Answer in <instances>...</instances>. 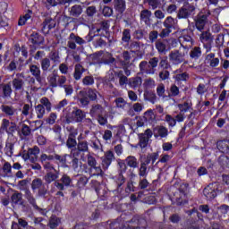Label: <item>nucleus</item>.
I'll list each match as a JSON object with an SVG mask.
<instances>
[{"mask_svg":"<svg viewBox=\"0 0 229 229\" xmlns=\"http://www.w3.org/2000/svg\"><path fill=\"white\" fill-rule=\"evenodd\" d=\"M157 65H158V59L154 57L148 64L146 61H142L140 64V69L141 72H146V74H155V67H157Z\"/></svg>","mask_w":229,"mask_h":229,"instance_id":"obj_1","label":"nucleus"},{"mask_svg":"<svg viewBox=\"0 0 229 229\" xmlns=\"http://www.w3.org/2000/svg\"><path fill=\"white\" fill-rule=\"evenodd\" d=\"M217 192H219V184L217 182L210 183L203 191L207 199H214L217 196Z\"/></svg>","mask_w":229,"mask_h":229,"instance_id":"obj_2","label":"nucleus"},{"mask_svg":"<svg viewBox=\"0 0 229 229\" xmlns=\"http://www.w3.org/2000/svg\"><path fill=\"white\" fill-rule=\"evenodd\" d=\"M40 154V148L38 147H34L32 148H29L28 150H24L21 154L23 160H30V162H35L37 160V157Z\"/></svg>","mask_w":229,"mask_h":229,"instance_id":"obj_3","label":"nucleus"},{"mask_svg":"<svg viewBox=\"0 0 229 229\" xmlns=\"http://www.w3.org/2000/svg\"><path fill=\"white\" fill-rule=\"evenodd\" d=\"M183 52L182 53V49H180L181 52H173L170 55V60L173 62L175 65H178V64H182L183 62V58L185 57V55L189 53V48L182 47Z\"/></svg>","mask_w":229,"mask_h":229,"instance_id":"obj_4","label":"nucleus"},{"mask_svg":"<svg viewBox=\"0 0 229 229\" xmlns=\"http://www.w3.org/2000/svg\"><path fill=\"white\" fill-rule=\"evenodd\" d=\"M45 169H47V174L45 176V180L47 183H51V182H55L58 178V174H56V170L49 163H46L44 165Z\"/></svg>","mask_w":229,"mask_h":229,"instance_id":"obj_5","label":"nucleus"},{"mask_svg":"<svg viewBox=\"0 0 229 229\" xmlns=\"http://www.w3.org/2000/svg\"><path fill=\"white\" fill-rule=\"evenodd\" d=\"M199 40L204 47H206L207 51H210V44H212V41L214 40L212 34L208 31H204L200 34Z\"/></svg>","mask_w":229,"mask_h":229,"instance_id":"obj_6","label":"nucleus"},{"mask_svg":"<svg viewBox=\"0 0 229 229\" xmlns=\"http://www.w3.org/2000/svg\"><path fill=\"white\" fill-rule=\"evenodd\" d=\"M209 15H210V12H207V13L205 14H203V13L199 14L196 21V28L197 30H199V31H201L202 30H204L205 25L207 24V19L208 18Z\"/></svg>","mask_w":229,"mask_h":229,"instance_id":"obj_7","label":"nucleus"},{"mask_svg":"<svg viewBox=\"0 0 229 229\" xmlns=\"http://www.w3.org/2000/svg\"><path fill=\"white\" fill-rule=\"evenodd\" d=\"M86 114L81 109L75 108L72 112L71 116H68L69 121H74L75 123H81L82 119H85Z\"/></svg>","mask_w":229,"mask_h":229,"instance_id":"obj_8","label":"nucleus"},{"mask_svg":"<svg viewBox=\"0 0 229 229\" xmlns=\"http://www.w3.org/2000/svg\"><path fill=\"white\" fill-rule=\"evenodd\" d=\"M2 129L5 130L8 133H13L14 131H17V125L15 123L4 119L2 123Z\"/></svg>","mask_w":229,"mask_h":229,"instance_id":"obj_9","label":"nucleus"},{"mask_svg":"<svg viewBox=\"0 0 229 229\" xmlns=\"http://www.w3.org/2000/svg\"><path fill=\"white\" fill-rule=\"evenodd\" d=\"M114 152L107 151L105 153V157H102V165L105 169H108L110 167V165L112 164V160H114Z\"/></svg>","mask_w":229,"mask_h":229,"instance_id":"obj_10","label":"nucleus"},{"mask_svg":"<svg viewBox=\"0 0 229 229\" xmlns=\"http://www.w3.org/2000/svg\"><path fill=\"white\" fill-rule=\"evenodd\" d=\"M194 12V8L191 5H184L179 12L178 17L179 19H185L191 15Z\"/></svg>","mask_w":229,"mask_h":229,"instance_id":"obj_11","label":"nucleus"},{"mask_svg":"<svg viewBox=\"0 0 229 229\" xmlns=\"http://www.w3.org/2000/svg\"><path fill=\"white\" fill-rule=\"evenodd\" d=\"M30 42H31L34 47H39L40 44L44 43V38L35 33L30 36Z\"/></svg>","mask_w":229,"mask_h":229,"instance_id":"obj_12","label":"nucleus"},{"mask_svg":"<svg viewBox=\"0 0 229 229\" xmlns=\"http://www.w3.org/2000/svg\"><path fill=\"white\" fill-rule=\"evenodd\" d=\"M90 114L92 115V117H98L99 115H105V110L103 109V107H101V106L96 105L95 106H93L91 108Z\"/></svg>","mask_w":229,"mask_h":229,"instance_id":"obj_13","label":"nucleus"},{"mask_svg":"<svg viewBox=\"0 0 229 229\" xmlns=\"http://www.w3.org/2000/svg\"><path fill=\"white\" fill-rule=\"evenodd\" d=\"M114 8L117 12L123 13L126 10L124 0H114Z\"/></svg>","mask_w":229,"mask_h":229,"instance_id":"obj_14","label":"nucleus"},{"mask_svg":"<svg viewBox=\"0 0 229 229\" xmlns=\"http://www.w3.org/2000/svg\"><path fill=\"white\" fill-rule=\"evenodd\" d=\"M143 119L147 123H153V121H155L156 119L155 113L153 112V110L150 109L145 112L143 115Z\"/></svg>","mask_w":229,"mask_h":229,"instance_id":"obj_15","label":"nucleus"},{"mask_svg":"<svg viewBox=\"0 0 229 229\" xmlns=\"http://www.w3.org/2000/svg\"><path fill=\"white\" fill-rule=\"evenodd\" d=\"M154 135L156 137H167V129L165 127H157L154 129Z\"/></svg>","mask_w":229,"mask_h":229,"instance_id":"obj_16","label":"nucleus"},{"mask_svg":"<svg viewBox=\"0 0 229 229\" xmlns=\"http://www.w3.org/2000/svg\"><path fill=\"white\" fill-rule=\"evenodd\" d=\"M82 12H83V9L81 8V5H73L71 8L70 13L73 17H79V15H81Z\"/></svg>","mask_w":229,"mask_h":229,"instance_id":"obj_17","label":"nucleus"},{"mask_svg":"<svg viewBox=\"0 0 229 229\" xmlns=\"http://www.w3.org/2000/svg\"><path fill=\"white\" fill-rule=\"evenodd\" d=\"M126 164L129 165V167H132L133 169L139 167V162H137V158L132 156H130L126 158Z\"/></svg>","mask_w":229,"mask_h":229,"instance_id":"obj_18","label":"nucleus"},{"mask_svg":"<svg viewBox=\"0 0 229 229\" xmlns=\"http://www.w3.org/2000/svg\"><path fill=\"white\" fill-rule=\"evenodd\" d=\"M129 85L132 89H137V87H140V85H142V79L140 77L131 79L129 81Z\"/></svg>","mask_w":229,"mask_h":229,"instance_id":"obj_19","label":"nucleus"},{"mask_svg":"<svg viewBox=\"0 0 229 229\" xmlns=\"http://www.w3.org/2000/svg\"><path fill=\"white\" fill-rule=\"evenodd\" d=\"M32 14H33V13L31 11H29L24 16L20 18V20L18 21V25L24 26V24H26V22H28V21H30V19H31Z\"/></svg>","mask_w":229,"mask_h":229,"instance_id":"obj_20","label":"nucleus"},{"mask_svg":"<svg viewBox=\"0 0 229 229\" xmlns=\"http://www.w3.org/2000/svg\"><path fill=\"white\" fill-rule=\"evenodd\" d=\"M30 71L32 76H35L38 81H40V68L37 65H31Z\"/></svg>","mask_w":229,"mask_h":229,"instance_id":"obj_21","label":"nucleus"},{"mask_svg":"<svg viewBox=\"0 0 229 229\" xmlns=\"http://www.w3.org/2000/svg\"><path fill=\"white\" fill-rule=\"evenodd\" d=\"M81 74H83V66L81 64H76L75 65V72H74V79L75 80H81Z\"/></svg>","mask_w":229,"mask_h":229,"instance_id":"obj_22","label":"nucleus"},{"mask_svg":"<svg viewBox=\"0 0 229 229\" xmlns=\"http://www.w3.org/2000/svg\"><path fill=\"white\" fill-rule=\"evenodd\" d=\"M117 78L119 79L120 87H124V85H126V83H128V77L124 76L123 72H117Z\"/></svg>","mask_w":229,"mask_h":229,"instance_id":"obj_23","label":"nucleus"},{"mask_svg":"<svg viewBox=\"0 0 229 229\" xmlns=\"http://www.w3.org/2000/svg\"><path fill=\"white\" fill-rule=\"evenodd\" d=\"M56 78H58V75L55 73H52L47 77L48 83L51 85V87H58V81Z\"/></svg>","mask_w":229,"mask_h":229,"instance_id":"obj_24","label":"nucleus"},{"mask_svg":"<svg viewBox=\"0 0 229 229\" xmlns=\"http://www.w3.org/2000/svg\"><path fill=\"white\" fill-rule=\"evenodd\" d=\"M39 105H42V106H45L47 112H51V102L49 101V98L44 97L39 100Z\"/></svg>","mask_w":229,"mask_h":229,"instance_id":"obj_25","label":"nucleus"},{"mask_svg":"<svg viewBox=\"0 0 229 229\" xmlns=\"http://www.w3.org/2000/svg\"><path fill=\"white\" fill-rule=\"evenodd\" d=\"M148 142H149V139H148L145 135L140 134V142L139 146L141 149H144L148 146Z\"/></svg>","mask_w":229,"mask_h":229,"instance_id":"obj_26","label":"nucleus"},{"mask_svg":"<svg viewBox=\"0 0 229 229\" xmlns=\"http://www.w3.org/2000/svg\"><path fill=\"white\" fill-rule=\"evenodd\" d=\"M164 26L166 28H174L176 26V21L173 17H167L164 22Z\"/></svg>","mask_w":229,"mask_h":229,"instance_id":"obj_27","label":"nucleus"},{"mask_svg":"<svg viewBox=\"0 0 229 229\" xmlns=\"http://www.w3.org/2000/svg\"><path fill=\"white\" fill-rule=\"evenodd\" d=\"M36 114L38 119H42L44 117V114H46V109L44 108V106H42V105L38 104L36 106Z\"/></svg>","mask_w":229,"mask_h":229,"instance_id":"obj_28","label":"nucleus"},{"mask_svg":"<svg viewBox=\"0 0 229 229\" xmlns=\"http://www.w3.org/2000/svg\"><path fill=\"white\" fill-rule=\"evenodd\" d=\"M115 78H117V72L114 70H110L106 76L107 81H115Z\"/></svg>","mask_w":229,"mask_h":229,"instance_id":"obj_29","label":"nucleus"},{"mask_svg":"<svg viewBox=\"0 0 229 229\" xmlns=\"http://www.w3.org/2000/svg\"><path fill=\"white\" fill-rule=\"evenodd\" d=\"M156 47L159 53H165L167 51V47L165 46V42L158 41L156 44Z\"/></svg>","mask_w":229,"mask_h":229,"instance_id":"obj_30","label":"nucleus"},{"mask_svg":"<svg viewBox=\"0 0 229 229\" xmlns=\"http://www.w3.org/2000/svg\"><path fill=\"white\" fill-rule=\"evenodd\" d=\"M114 103H115L117 108H124L128 105L126 100H124V98H116L114 100Z\"/></svg>","mask_w":229,"mask_h":229,"instance_id":"obj_31","label":"nucleus"},{"mask_svg":"<svg viewBox=\"0 0 229 229\" xmlns=\"http://www.w3.org/2000/svg\"><path fill=\"white\" fill-rule=\"evenodd\" d=\"M85 95L88 96V98L91 99V101H94L98 98V91L94 89H89L88 91H85Z\"/></svg>","mask_w":229,"mask_h":229,"instance_id":"obj_32","label":"nucleus"},{"mask_svg":"<svg viewBox=\"0 0 229 229\" xmlns=\"http://www.w3.org/2000/svg\"><path fill=\"white\" fill-rule=\"evenodd\" d=\"M189 106H192V103L191 101H186L183 104H179L178 107L181 112H187L189 110Z\"/></svg>","mask_w":229,"mask_h":229,"instance_id":"obj_33","label":"nucleus"},{"mask_svg":"<svg viewBox=\"0 0 229 229\" xmlns=\"http://www.w3.org/2000/svg\"><path fill=\"white\" fill-rule=\"evenodd\" d=\"M70 40L76 42V44H79L80 46H81V44H85V40H83V38L74 35V33L70 34Z\"/></svg>","mask_w":229,"mask_h":229,"instance_id":"obj_34","label":"nucleus"},{"mask_svg":"<svg viewBox=\"0 0 229 229\" xmlns=\"http://www.w3.org/2000/svg\"><path fill=\"white\" fill-rule=\"evenodd\" d=\"M60 225V220L58 217L53 216H51L50 222H49V226L50 228H56Z\"/></svg>","mask_w":229,"mask_h":229,"instance_id":"obj_35","label":"nucleus"},{"mask_svg":"<svg viewBox=\"0 0 229 229\" xmlns=\"http://www.w3.org/2000/svg\"><path fill=\"white\" fill-rule=\"evenodd\" d=\"M87 96L85 94V91H81L80 92V101H81V104L82 105V106H87V105H89V98H87Z\"/></svg>","mask_w":229,"mask_h":229,"instance_id":"obj_36","label":"nucleus"},{"mask_svg":"<svg viewBox=\"0 0 229 229\" xmlns=\"http://www.w3.org/2000/svg\"><path fill=\"white\" fill-rule=\"evenodd\" d=\"M32 190L37 191L42 187V180L40 179H35L32 181L31 184Z\"/></svg>","mask_w":229,"mask_h":229,"instance_id":"obj_37","label":"nucleus"},{"mask_svg":"<svg viewBox=\"0 0 229 229\" xmlns=\"http://www.w3.org/2000/svg\"><path fill=\"white\" fill-rule=\"evenodd\" d=\"M140 17L144 22H148L149 21V18L151 17V12L148 10H144L140 13Z\"/></svg>","mask_w":229,"mask_h":229,"instance_id":"obj_38","label":"nucleus"},{"mask_svg":"<svg viewBox=\"0 0 229 229\" xmlns=\"http://www.w3.org/2000/svg\"><path fill=\"white\" fill-rule=\"evenodd\" d=\"M13 88L15 89V90H21L22 89V85H23L22 80L14 79L13 81Z\"/></svg>","mask_w":229,"mask_h":229,"instance_id":"obj_39","label":"nucleus"},{"mask_svg":"<svg viewBox=\"0 0 229 229\" xmlns=\"http://www.w3.org/2000/svg\"><path fill=\"white\" fill-rule=\"evenodd\" d=\"M201 56V48L199 47H195L191 52V58H199Z\"/></svg>","mask_w":229,"mask_h":229,"instance_id":"obj_40","label":"nucleus"},{"mask_svg":"<svg viewBox=\"0 0 229 229\" xmlns=\"http://www.w3.org/2000/svg\"><path fill=\"white\" fill-rule=\"evenodd\" d=\"M177 81H187L189 80V75L187 73H181L174 76Z\"/></svg>","mask_w":229,"mask_h":229,"instance_id":"obj_41","label":"nucleus"},{"mask_svg":"<svg viewBox=\"0 0 229 229\" xmlns=\"http://www.w3.org/2000/svg\"><path fill=\"white\" fill-rule=\"evenodd\" d=\"M41 67L44 71H47V69L51 67V61L47 58L43 59L41 62Z\"/></svg>","mask_w":229,"mask_h":229,"instance_id":"obj_42","label":"nucleus"},{"mask_svg":"<svg viewBox=\"0 0 229 229\" xmlns=\"http://www.w3.org/2000/svg\"><path fill=\"white\" fill-rule=\"evenodd\" d=\"M131 38V36L130 34V30H124L123 33V38H122L123 42H130Z\"/></svg>","mask_w":229,"mask_h":229,"instance_id":"obj_43","label":"nucleus"},{"mask_svg":"<svg viewBox=\"0 0 229 229\" xmlns=\"http://www.w3.org/2000/svg\"><path fill=\"white\" fill-rule=\"evenodd\" d=\"M3 90L4 96H5V98H8L12 94V86H10V84L4 85Z\"/></svg>","mask_w":229,"mask_h":229,"instance_id":"obj_44","label":"nucleus"},{"mask_svg":"<svg viewBox=\"0 0 229 229\" xmlns=\"http://www.w3.org/2000/svg\"><path fill=\"white\" fill-rule=\"evenodd\" d=\"M165 93V86H164V84H159L157 88V96H164V94Z\"/></svg>","mask_w":229,"mask_h":229,"instance_id":"obj_45","label":"nucleus"},{"mask_svg":"<svg viewBox=\"0 0 229 229\" xmlns=\"http://www.w3.org/2000/svg\"><path fill=\"white\" fill-rule=\"evenodd\" d=\"M96 158H94L92 156L88 155V165H89V167H91L92 169H94V167H96Z\"/></svg>","mask_w":229,"mask_h":229,"instance_id":"obj_46","label":"nucleus"},{"mask_svg":"<svg viewBox=\"0 0 229 229\" xmlns=\"http://www.w3.org/2000/svg\"><path fill=\"white\" fill-rule=\"evenodd\" d=\"M22 199V195L21 193H14L12 196L13 203H19Z\"/></svg>","mask_w":229,"mask_h":229,"instance_id":"obj_47","label":"nucleus"},{"mask_svg":"<svg viewBox=\"0 0 229 229\" xmlns=\"http://www.w3.org/2000/svg\"><path fill=\"white\" fill-rule=\"evenodd\" d=\"M197 92L200 96L205 94L207 92V86H205V84H199L197 88Z\"/></svg>","mask_w":229,"mask_h":229,"instance_id":"obj_48","label":"nucleus"},{"mask_svg":"<svg viewBox=\"0 0 229 229\" xmlns=\"http://www.w3.org/2000/svg\"><path fill=\"white\" fill-rule=\"evenodd\" d=\"M165 121L166 123H168L169 126H176V120L173 118L171 115H166Z\"/></svg>","mask_w":229,"mask_h":229,"instance_id":"obj_49","label":"nucleus"},{"mask_svg":"<svg viewBox=\"0 0 229 229\" xmlns=\"http://www.w3.org/2000/svg\"><path fill=\"white\" fill-rule=\"evenodd\" d=\"M69 102L67 101V99H63L62 101H60L58 104L55 105V110H62V108H64V106H66V105Z\"/></svg>","mask_w":229,"mask_h":229,"instance_id":"obj_50","label":"nucleus"},{"mask_svg":"<svg viewBox=\"0 0 229 229\" xmlns=\"http://www.w3.org/2000/svg\"><path fill=\"white\" fill-rule=\"evenodd\" d=\"M78 149H79V151H88L89 145L87 144V142H80L78 144Z\"/></svg>","mask_w":229,"mask_h":229,"instance_id":"obj_51","label":"nucleus"},{"mask_svg":"<svg viewBox=\"0 0 229 229\" xmlns=\"http://www.w3.org/2000/svg\"><path fill=\"white\" fill-rule=\"evenodd\" d=\"M55 122H56V114L55 113L50 114L48 119H47V123L48 124H55Z\"/></svg>","mask_w":229,"mask_h":229,"instance_id":"obj_52","label":"nucleus"},{"mask_svg":"<svg viewBox=\"0 0 229 229\" xmlns=\"http://www.w3.org/2000/svg\"><path fill=\"white\" fill-rule=\"evenodd\" d=\"M60 4V0H47V8H51V6H56Z\"/></svg>","mask_w":229,"mask_h":229,"instance_id":"obj_53","label":"nucleus"},{"mask_svg":"<svg viewBox=\"0 0 229 229\" xmlns=\"http://www.w3.org/2000/svg\"><path fill=\"white\" fill-rule=\"evenodd\" d=\"M61 182L65 187H69V185H71V178H69L67 175H64L61 179Z\"/></svg>","mask_w":229,"mask_h":229,"instance_id":"obj_54","label":"nucleus"},{"mask_svg":"<svg viewBox=\"0 0 229 229\" xmlns=\"http://www.w3.org/2000/svg\"><path fill=\"white\" fill-rule=\"evenodd\" d=\"M113 12L114 11L112 10V8H110L108 6H106L103 9V14L105 15V17H110V15H112Z\"/></svg>","mask_w":229,"mask_h":229,"instance_id":"obj_55","label":"nucleus"},{"mask_svg":"<svg viewBox=\"0 0 229 229\" xmlns=\"http://www.w3.org/2000/svg\"><path fill=\"white\" fill-rule=\"evenodd\" d=\"M157 159H158V153H152L148 156V160H149V162H152V164L154 162H157Z\"/></svg>","mask_w":229,"mask_h":229,"instance_id":"obj_56","label":"nucleus"},{"mask_svg":"<svg viewBox=\"0 0 229 229\" xmlns=\"http://www.w3.org/2000/svg\"><path fill=\"white\" fill-rule=\"evenodd\" d=\"M180 42H191L192 44V38L190 35H184L179 38Z\"/></svg>","mask_w":229,"mask_h":229,"instance_id":"obj_57","label":"nucleus"},{"mask_svg":"<svg viewBox=\"0 0 229 229\" xmlns=\"http://www.w3.org/2000/svg\"><path fill=\"white\" fill-rule=\"evenodd\" d=\"M93 83H94V78L90 76H87L83 79L84 85H93Z\"/></svg>","mask_w":229,"mask_h":229,"instance_id":"obj_58","label":"nucleus"},{"mask_svg":"<svg viewBox=\"0 0 229 229\" xmlns=\"http://www.w3.org/2000/svg\"><path fill=\"white\" fill-rule=\"evenodd\" d=\"M66 145L68 148H74L76 146V140L74 138L69 137Z\"/></svg>","mask_w":229,"mask_h":229,"instance_id":"obj_59","label":"nucleus"},{"mask_svg":"<svg viewBox=\"0 0 229 229\" xmlns=\"http://www.w3.org/2000/svg\"><path fill=\"white\" fill-rule=\"evenodd\" d=\"M21 133L25 137H28V135H30V133H31V130L30 129V127L28 125H23L22 129H21Z\"/></svg>","mask_w":229,"mask_h":229,"instance_id":"obj_60","label":"nucleus"},{"mask_svg":"<svg viewBox=\"0 0 229 229\" xmlns=\"http://www.w3.org/2000/svg\"><path fill=\"white\" fill-rule=\"evenodd\" d=\"M3 169L4 173L10 174V173H12V165H10V163H4Z\"/></svg>","mask_w":229,"mask_h":229,"instance_id":"obj_61","label":"nucleus"},{"mask_svg":"<svg viewBox=\"0 0 229 229\" xmlns=\"http://www.w3.org/2000/svg\"><path fill=\"white\" fill-rule=\"evenodd\" d=\"M114 131H116V137H121V134L124 133V127L123 125L114 127Z\"/></svg>","mask_w":229,"mask_h":229,"instance_id":"obj_62","label":"nucleus"},{"mask_svg":"<svg viewBox=\"0 0 229 229\" xmlns=\"http://www.w3.org/2000/svg\"><path fill=\"white\" fill-rule=\"evenodd\" d=\"M163 151H171L173 149V144L170 142L163 143L162 145Z\"/></svg>","mask_w":229,"mask_h":229,"instance_id":"obj_63","label":"nucleus"},{"mask_svg":"<svg viewBox=\"0 0 229 229\" xmlns=\"http://www.w3.org/2000/svg\"><path fill=\"white\" fill-rule=\"evenodd\" d=\"M104 140H110L112 139V131L106 130L103 135Z\"/></svg>","mask_w":229,"mask_h":229,"instance_id":"obj_64","label":"nucleus"}]
</instances>
